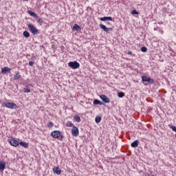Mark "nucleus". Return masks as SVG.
I'll return each mask as SVG.
<instances>
[{
	"label": "nucleus",
	"instance_id": "dca6fc26",
	"mask_svg": "<svg viewBox=\"0 0 176 176\" xmlns=\"http://www.w3.org/2000/svg\"><path fill=\"white\" fill-rule=\"evenodd\" d=\"M2 74H6V72H10V68L4 67L1 69Z\"/></svg>",
	"mask_w": 176,
	"mask_h": 176
},
{
	"label": "nucleus",
	"instance_id": "5701e85b",
	"mask_svg": "<svg viewBox=\"0 0 176 176\" xmlns=\"http://www.w3.org/2000/svg\"><path fill=\"white\" fill-rule=\"evenodd\" d=\"M95 122H96V123H100V122H101V117L97 116V117L96 118V119H95Z\"/></svg>",
	"mask_w": 176,
	"mask_h": 176
},
{
	"label": "nucleus",
	"instance_id": "b1692460",
	"mask_svg": "<svg viewBox=\"0 0 176 176\" xmlns=\"http://www.w3.org/2000/svg\"><path fill=\"white\" fill-rule=\"evenodd\" d=\"M118 97L120 98H123V97H124V92H119L118 93Z\"/></svg>",
	"mask_w": 176,
	"mask_h": 176
},
{
	"label": "nucleus",
	"instance_id": "f8f14e48",
	"mask_svg": "<svg viewBox=\"0 0 176 176\" xmlns=\"http://www.w3.org/2000/svg\"><path fill=\"white\" fill-rule=\"evenodd\" d=\"M19 79H21V75H20L19 72H17L15 74H14V80H19Z\"/></svg>",
	"mask_w": 176,
	"mask_h": 176
},
{
	"label": "nucleus",
	"instance_id": "2f4dec72",
	"mask_svg": "<svg viewBox=\"0 0 176 176\" xmlns=\"http://www.w3.org/2000/svg\"><path fill=\"white\" fill-rule=\"evenodd\" d=\"M148 176H156V175H148Z\"/></svg>",
	"mask_w": 176,
	"mask_h": 176
},
{
	"label": "nucleus",
	"instance_id": "20e7f679",
	"mask_svg": "<svg viewBox=\"0 0 176 176\" xmlns=\"http://www.w3.org/2000/svg\"><path fill=\"white\" fill-rule=\"evenodd\" d=\"M51 136L52 138L58 139L61 137V131H54L51 133Z\"/></svg>",
	"mask_w": 176,
	"mask_h": 176
},
{
	"label": "nucleus",
	"instance_id": "39448f33",
	"mask_svg": "<svg viewBox=\"0 0 176 176\" xmlns=\"http://www.w3.org/2000/svg\"><path fill=\"white\" fill-rule=\"evenodd\" d=\"M142 82H148V83H155V80H153L146 76H142Z\"/></svg>",
	"mask_w": 176,
	"mask_h": 176
},
{
	"label": "nucleus",
	"instance_id": "a878e982",
	"mask_svg": "<svg viewBox=\"0 0 176 176\" xmlns=\"http://www.w3.org/2000/svg\"><path fill=\"white\" fill-rule=\"evenodd\" d=\"M37 21L38 24H40V25H42L43 24V19H38Z\"/></svg>",
	"mask_w": 176,
	"mask_h": 176
},
{
	"label": "nucleus",
	"instance_id": "c756f323",
	"mask_svg": "<svg viewBox=\"0 0 176 176\" xmlns=\"http://www.w3.org/2000/svg\"><path fill=\"white\" fill-rule=\"evenodd\" d=\"M29 65H30V67H32V65H34V62L30 61L29 62Z\"/></svg>",
	"mask_w": 176,
	"mask_h": 176
},
{
	"label": "nucleus",
	"instance_id": "9b49d317",
	"mask_svg": "<svg viewBox=\"0 0 176 176\" xmlns=\"http://www.w3.org/2000/svg\"><path fill=\"white\" fill-rule=\"evenodd\" d=\"M52 170L55 174H57V175H60L61 174V169H60V167H54Z\"/></svg>",
	"mask_w": 176,
	"mask_h": 176
},
{
	"label": "nucleus",
	"instance_id": "ddd939ff",
	"mask_svg": "<svg viewBox=\"0 0 176 176\" xmlns=\"http://www.w3.org/2000/svg\"><path fill=\"white\" fill-rule=\"evenodd\" d=\"M100 21H112V17L111 16H104V17H102L100 18Z\"/></svg>",
	"mask_w": 176,
	"mask_h": 176
},
{
	"label": "nucleus",
	"instance_id": "9d476101",
	"mask_svg": "<svg viewBox=\"0 0 176 176\" xmlns=\"http://www.w3.org/2000/svg\"><path fill=\"white\" fill-rule=\"evenodd\" d=\"M100 27L101 28V30H103V31H104V32H109V31H112V28H107V26H105L103 24H100Z\"/></svg>",
	"mask_w": 176,
	"mask_h": 176
},
{
	"label": "nucleus",
	"instance_id": "6ab92c4d",
	"mask_svg": "<svg viewBox=\"0 0 176 176\" xmlns=\"http://www.w3.org/2000/svg\"><path fill=\"white\" fill-rule=\"evenodd\" d=\"M19 145H21V146H23V148H28V143L27 142H20Z\"/></svg>",
	"mask_w": 176,
	"mask_h": 176
},
{
	"label": "nucleus",
	"instance_id": "393cba45",
	"mask_svg": "<svg viewBox=\"0 0 176 176\" xmlns=\"http://www.w3.org/2000/svg\"><path fill=\"white\" fill-rule=\"evenodd\" d=\"M23 91H24V93H31V89H30L28 88H24Z\"/></svg>",
	"mask_w": 176,
	"mask_h": 176
},
{
	"label": "nucleus",
	"instance_id": "423d86ee",
	"mask_svg": "<svg viewBox=\"0 0 176 176\" xmlns=\"http://www.w3.org/2000/svg\"><path fill=\"white\" fill-rule=\"evenodd\" d=\"M72 134L73 137H78L79 135V129L78 127L74 126L72 129Z\"/></svg>",
	"mask_w": 176,
	"mask_h": 176
},
{
	"label": "nucleus",
	"instance_id": "6e6552de",
	"mask_svg": "<svg viewBox=\"0 0 176 176\" xmlns=\"http://www.w3.org/2000/svg\"><path fill=\"white\" fill-rule=\"evenodd\" d=\"M100 98H101L103 102H105L106 104H109V102H111L109 98H107L105 95H100Z\"/></svg>",
	"mask_w": 176,
	"mask_h": 176
},
{
	"label": "nucleus",
	"instance_id": "bb28decb",
	"mask_svg": "<svg viewBox=\"0 0 176 176\" xmlns=\"http://www.w3.org/2000/svg\"><path fill=\"white\" fill-rule=\"evenodd\" d=\"M140 13L136 10H133L131 12V14H139Z\"/></svg>",
	"mask_w": 176,
	"mask_h": 176
},
{
	"label": "nucleus",
	"instance_id": "cd10ccee",
	"mask_svg": "<svg viewBox=\"0 0 176 176\" xmlns=\"http://www.w3.org/2000/svg\"><path fill=\"white\" fill-rule=\"evenodd\" d=\"M48 127H53L54 126V124L52 122H48L47 124Z\"/></svg>",
	"mask_w": 176,
	"mask_h": 176
},
{
	"label": "nucleus",
	"instance_id": "4468645a",
	"mask_svg": "<svg viewBox=\"0 0 176 176\" xmlns=\"http://www.w3.org/2000/svg\"><path fill=\"white\" fill-rule=\"evenodd\" d=\"M82 30V28L79 26L78 24H74L72 30L73 31H80Z\"/></svg>",
	"mask_w": 176,
	"mask_h": 176
},
{
	"label": "nucleus",
	"instance_id": "4be33fe9",
	"mask_svg": "<svg viewBox=\"0 0 176 176\" xmlns=\"http://www.w3.org/2000/svg\"><path fill=\"white\" fill-rule=\"evenodd\" d=\"M74 120L75 122H77L78 123H79V122H80V117L76 116L74 117Z\"/></svg>",
	"mask_w": 176,
	"mask_h": 176
},
{
	"label": "nucleus",
	"instance_id": "1a4fd4ad",
	"mask_svg": "<svg viewBox=\"0 0 176 176\" xmlns=\"http://www.w3.org/2000/svg\"><path fill=\"white\" fill-rule=\"evenodd\" d=\"M6 168V162L0 161V171L3 172V170Z\"/></svg>",
	"mask_w": 176,
	"mask_h": 176
},
{
	"label": "nucleus",
	"instance_id": "412c9836",
	"mask_svg": "<svg viewBox=\"0 0 176 176\" xmlns=\"http://www.w3.org/2000/svg\"><path fill=\"white\" fill-rule=\"evenodd\" d=\"M23 36H25V38H30V32H28V31L23 32Z\"/></svg>",
	"mask_w": 176,
	"mask_h": 176
},
{
	"label": "nucleus",
	"instance_id": "c85d7f7f",
	"mask_svg": "<svg viewBox=\"0 0 176 176\" xmlns=\"http://www.w3.org/2000/svg\"><path fill=\"white\" fill-rule=\"evenodd\" d=\"M141 50H142V52H147L148 48H146V47H142L141 48Z\"/></svg>",
	"mask_w": 176,
	"mask_h": 176
},
{
	"label": "nucleus",
	"instance_id": "7c9ffc66",
	"mask_svg": "<svg viewBox=\"0 0 176 176\" xmlns=\"http://www.w3.org/2000/svg\"><path fill=\"white\" fill-rule=\"evenodd\" d=\"M127 54H128L129 55H131V54H133V52L129 51Z\"/></svg>",
	"mask_w": 176,
	"mask_h": 176
},
{
	"label": "nucleus",
	"instance_id": "aec40b11",
	"mask_svg": "<svg viewBox=\"0 0 176 176\" xmlns=\"http://www.w3.org/2000/svg\"><path fill=\"white\" fill-rule=\"evenodd\" d=\"M66 126H67V127H74V126H75V125H74V124H72V122L68 121V122L66 123Z\"/></svg>",
	"mask_w": 176,
	"mask_h": 176
},
{
	"label": "nucleus",
	"instance_id": "2eb2a0df",
	"mask_svg": "<svg viewBox=\"0 0 176 176\" xmlns=\"http://www.w3.org/2000/svg\"><path fill=\"white\" fill-rule=\"evenodd\" d=\"M140 144V141L135 140L133 142L131 143V146L132 148H137Z\"/></svg>",
	"mask_w": 176,
	"mask_h": 176
},
{
	"label": "nucleus",
	"instance_id": "f3484780",
	"mask_svg": "<svg viewBox=\"0 0 176 176\" xmlns=\"http://www.w3.org/2000/svg\"><path fill=\"white\" fill-rule=\"evenodd\" d=\"M94 105H98V104L103 105L104 104V103H102V102H101L100 100H99L98 99H95L94 100Z\"/></svg>",
	"mask_w": 176,
	"mask_h": 176
},
{
	"label": "nucleus",
	"instance_id": "7ed1b4c3",
	"mask_svg": "<svg viewBox=\"0 0 176 176\" xmlns=\"http://www.w3.org/2000/svg\"><path fill=\"white\" fill-rule=\"evenodd\" d=\"M68 66L70 67V68H72V69H78V68L80 67V64L76 61L69 62Z\"/></svg>",
	"mask_w": 176,
	"mask_h": 176
},
{
	"label": "nucleus",
	"instance_id": "a211bd4d",
	"mask_svg": "<svg viewBox=\"0 0 176 176\" xmlns=\"http://www.w3.org/2000/svg\"><path fill=\"white\" fill-rule=\"evenodd\" d=\"M28 13L32 17H35L36 19H38V15L36 14H35V12H34L32 11H28Z\"/></svg>",
	"mask_w": 176,
	"mask_h": 176
},
{
	"label": "nucleus",
	"instance_id": "f257e3e1",
	"mask_svg": "<svg viewBox=\"0 0 176 176\" xmlns=\"http://www.w3.org/2000/svg\"><path fill=\"white\" fill-rule=\"evenodd\" d=\"M1 105L2 107H6V108H10V109H17V104L14 102H3Z\"/></svg>",
	"mask_w": 176,
	"mask_h": 176
},
{
	"label": "nucleus",
	"instance_id": "f03ea898",
	"mask_svg": "<svg viewBox=\"0 0 176 176\" xmlns=\"http://www.w3.org/2000/svg\"><path fill=\"white\" fill-rule=\"evenodd\" d=\"M28 28L30 29V31L33 34V35H37V34L39 33V31L38 29L35 28L32 23H29L28 25Z\"/></svg>",
	"mask_w": 176,
	"mask_h": 176
},
{
	"label": "nucleus",
	"instance_id": "473e14b6",
	"mask_svg": "<svg viewBox=\"0 0 176 176\" xmlns=\"http://www.w3.org/2000/svg\"><path fill=\"white\" fill-rule=\"evenodd\" d=\"M23 1H28V0H23Z\"/></svg>",
	"mask_w": 176,
	"mask_h": 176
},
{
	"label": "nucleus",
	"instance_id": "0eeeda50",
	"mask_svg": "<svg viewBox=\"0 0 176 176\" xmlns=\"http://www.w3.org/2000/svg\"><path fill=\"white\" fill-rule=\"evenodd\" d=\"M8 142L12 146H19V141L16 139H9Z\"/></svg>",
	"mask_w": 176,
	"mask_h": 176
}]
</instances>
